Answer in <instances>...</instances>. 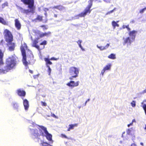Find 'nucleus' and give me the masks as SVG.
<instances>
[{"instance_id": "f3484780", "label": "nucleus", "mask_w": 146, "mask_h": 146, "mask_svg": "<svg viewBox=\"0 0 146 146\" xmlns=\"http://www.w3.org/2000/svg\"><path fill=\"white\" fill-rule=\"evenodd\" d=\"M18 94L19 95L21 96H25L26 93L24 91L21 89H19L17 91Z\"/></svg>"}, {"instance_id": "4468645a", "label": "nucleus", "mask_w": 146, "mask_h": 146, "mask_svg": "<svg viewBox=\"0 0 146 146\" xmlns=\"http://www.w3.org/2000/svg\"><path fill=\"white\" fill-rule=\"evenodd\" d=\"M39 38V37H37L36 39L34 40L33 42V46L36 47L38 49L39 48V46L37 45V44L38 42V40Z\"/></svg>"}, {"instance_id": "8fccbe9b", "label": "nucleus", "mask_w": 146, "mask_h": 146, "mask_svg": "<svg viewBox=\"0 0 146 146\" xmlns=\"http://www.w3.org/2000/svg\"><path fill=\"white\" fill-rule=\"evenodd\" d=\"M132 123H136V120H135V119H133L132 121Z\"/></svg>"}, {"instance_id": "39448f33", "label": "nucleus", "mask_w": 146, "mask_h": 146, "mask_svg": "<svg viewBox=\"0 0 146 146\" xmlns=\"http://www.w3.org/2000/svg\"><path fill=\"white\" fill-rule=\"evenodd\" d=\"M137 33V31L135 30L130 31L128 33L129 36L126 38H123V44L125 45V44L127 43L130 45L135 40Z\"/></svg>"}, {"instance_id": "9d476101", "label": "nucleus", "mask_w": 146, "mask_h": 146, "mask_svg": "<svg viewBox=\"0 0 146 146\" xmlns=\"http://www.w3.org/2000/svg\"><path fill=\"white\" fill-rule=\"evenodd\" d=\"M79 81L75 82L74 81H71L67 83L66 85L70 87L71 88H72L78 86L79 85Z\"/></svg>"}, {"instance_id": "a878e982", "label": "nucleus", "mask_w": 146, "mask_h": 146, "mask_svg": "<svg viewBox=\"0 0 146 146\" xmlns=\"http://www.w3.org/2000/svg\"><path fill=\"white\" fill-rule=\"evenodd\" d=\"M119 21H117L116 22L114 21H113L112 22V25L114 29L115 28V27L116 26V25L117 23Z\"/></svg>"}, {"instance_id": "9b49d317", "label": "nucleus", "mask_w": 146, "mask_h": 146, "mask_svg": "<svg viewBox=\"0 0 146 146\" xmlns=\"http://www.w3.org/2000/svg\"><path fill=\"white\" fill-rule=\"evenodd\" d=\"M23 104L25 110L26 111L27 110L29 107V104L28 101L26 99L23 100Z\"/></svg>"}, {"instance_id": "412c9836", "label": "nucleus", "mask_w": 146, "mask_h": 146, "mask_svg": "<svg viewBox=\"0 0 146 146\" xmlns=\"http://www.w3.org/2000/svg\"><path fill=\"white\" fill-rule=\"evenodd\" d=\"M77 124H70L69 125V128L68 129V131H70L71 129H73L74 127H76L77 126Z\"/></svg>"}, {"instance_id": "a19ab883", "label": "nucleus", "mask_w": 146, "mask_h": 146, "mask_svg": "<svg viewBox=\"0 0 146 146\" xmlns=\"http://www.w3.org/2000/svg\"><path fill=\"white\" fill-rule=\"evenodd\" d=\"M50 60H57L58 59V58H55L54 57H52L50 59Z\"/></svg>"}, {"instance_id": "2f4dec72", "label": "nucleus", "mask_w": 146, "mask_h": 146, "mask_svg": "<svg viewBox=\"0 0 146 146\" xmlns=\"http://www.w3.org/2000/svg\"><path fill=\"white\" fill-rule=\"evenodd\" d=\"M48 68V75H50L51 72V69L50 68L49 66H48L47 67Z\"/></svg>"}, {"instance_id": "72a5a7b5", "label": "nucleus", "mask_w": 146, "mask_h": 146, "mask_svg": "<svg viewBox=\"0 0 146 146\" xmlns=\"http://www.w3.org/2000/svg\"><path fill=\"white\" fill-rule=\"evenodd\" d=\"M36 19L38 20L39 21H42V17L41 16H38Z\"/></svg>"}, {"instance_id": "6e6d98bb", "label": "nucleus", "mask_w": 146, "mask_h": 146, "mask_svg": "<svg viewBox=\"0 0 146 146\" xmlns=\"http://www.w3.org/2000/svg\"><path fill=\"white\" fill-rule=\"evenodd\" d=\"M125 132H123V133L122 134V137H123V135L124 134H125Z\"/></svg>"}, {"instance_id": "1a4fd4ad", "label": "nucleus", "mask_w": 146, "mask_h": 146, "mask_svg": "<svg viewBox=\"0 0 146 146\" xmlns=\"http://www.w3.org/2000/svg\"><path fill=\"white\" fill-rule=\"evenodd\" d=\"M34 32L36 36L39 35L40 38L44 36H48L51 34V32H50L43 33L41 32L40 31L38 30L35 31Z\"/></svg>"}, {"instance_id": "5701e85b", "label": "nucleus", "mask_w": 146, "mask_h": 146, "mask_svg": "<svg viewBox=\"0 0 146 146\" xmlns=\"http://www.w3.org/2000/svg\"><path fill=\"white\" fill-rule=\"evenodd\" d=\"M3 57V53L1 52V50H0V65H1L3 64V62L2 60Z\"/></svg>"}, {"instance_id": "5fc2aeb1", "label": "nucleus", "mask_w": 146, "mask_h": 146, "mask_svg": "<svg viewBox=\"0 0 146 146\" xmlns=\"http://www.w3.org/2000/svg\"><path fill=\"white\" fill-rule=\"evenodd\" d=\"M133 123H132V122L131 123H130V125H131V126L133 125Z\"/></svg>"}, {"instance_id": "e433bc0d", "label": "nucleus", "mask_w": 146, "mask_h": 146, "mask_svg": "<svg viewBox=\"0 0 146 146\" xmlns=\"http://www.w3.org/2000/svg\"><path fill=\"white\" fill-rule=\"evenodd\" d=\"M110 46V44H107L106 45L104 46V49L106 50L108 48L109 46Z\"/></svg>"}, {"instance_id": "c85d7f7f", "label": "nucleus", "mask_w": 146, "mask_h": 146, "mask_svg": "<svg viewBox=\"0 0 146 146\" xmlns=\"http://www.w3.org/2000/svg\"><path fill=\"white\" fill-rule=\"evenodd\" d=\"M97 47L99 48L100 50H104V46H99L98 45H97Z\"/></svg>"}, {"instance_id": "79ce46f5", "label": "nucleus", "mask_w": 146, "mask_h": 146, "mask_svg": "<svg viewBox=\"0 0 146 146\" xmlns=\"http://www.w3.org/2000/svg\"><path fill=\"white\" fill-rule=\"evenodd\" d=\"M41 27H43V30H45L47 29V28L44 25H42L41 26Z\"/></svg>"}, {"instance_id": "f8f14e48", "label": "nucleus", "mask_w": 146, "mask_h": 146, "mask_svg": "<svg viewBox=\"0 0 146 146\" xmlns=\"http://www.w3.org/2000/svg\"><path fill=\"white\" fill-rule=\"evenodd\" d=\"M135 131V128L132 127L127 131V133L129 135H131L134 133Z\"/></svg>"}, {"instance_id": "864d4df0", "label": "nucleus", "mask_w": 146, "mask_h": 146, "mask_svg": "<svg viewBox=\"0 0 146 146\" xmlns=\"http://www.w3.org/2000/svg\"><path fill=\"white\" fill-rule=\"evenodd\" d=\"M29 72H30V73H31L32 74V73H33V71H32V70H29Z\"/></svg>"}, {"instance_id": "dca6fc26", "label": "nucleus", "mask_w": 146, "mask_h": 146, "mask_svg": "<svg viewBox=\"0 0 146 146\" xmlns=\"http://www.w3.org/2000/svg\"><path fill=\"white\" fill-rule=\"evenodd\" d=\"M51 8L52 9H56L61 11L65 10V8L62 5L55 6L53 7H51Z\"/></svg>"}, {"instance_id": "c9c22d12", "label": "nucleus", "mask_w": 146, "mask_h": 146, "mask_svg": "<svg viewBox=\"0 0 146 146\" xmlns=\"http://www.w3.org/2000/svg\"><path fill=\"white\" fill-rule=\"evenodd\" d=\"M113 12L112 10L108 12L106 14V15H108L112 13Z\"/></svg>"}, {"instance_id": "f704fd0d", "label": "nucleus", "mask_w": 146, "mask_h": 146, "mask_svg": "<svg viewBox=\"0 0 146 146\" xmlns=\"http://www.w3.org/2000/svg\"><path fill=\"white\" fill-rule=\"evenodd\" d=\"M46 44H47L46 41V40H44L40 44V45H45Z\"/></svg>"}, {"instance_id": "ddd939ff", "label": "nucleus", "mask_w": 146, "mask_h": 146, "mask_svg": "<svg viewBox=\"0 0 146 146\" xmlns=\"http://www.w3.org/2000/svg\"><path fill=\"white\" fill-rule=\"evenodd\" d=\"M15 25L18 30H19L21 28V25L18 19H15Z\"/></svg>"}, {"instance_id": "393cba45", "label": "nucleus", "mask_w": 146, "mask_h": 146, "mask_svg": "<svg viewBox=\"0 0 146 146\" xmlns=\"http://www.w3.org/2000/svg\"><path fill=\"white\" fill-rule=\"evenodd\" d=\"M0 23L5 25H6L7 24V23L5 20L3 18L1 17H0Z\"/></svg>"}, {"instance_id": "603ef678", "label": "nucleus", "mask_w": 146, "mask_h": 146, "mask_svg": "<svg viewBox=\"0 0 146 146\" xmlns=\"http://www.w3.org/2000/svg\"><path fill=\"white\" fill-rule=\"evenodd\" d=\"M116 8H114L113 10H112V11L113 12L114 11H115L116 10Z\"/></svg>"}, {"instance_id": "c03bdc74", "label": "nucleus", "mask_w": 146, "mask_h": 146, "mask_svg": "<svg viewBox=\"0 0 146 146\" xmlns=\"http://www.w3.org/2000/svg\"><path fill=\"white\" fill-rule=\"evenodd\" d=\"M51 116L53 117H54L56 118H57L56 116L54 114H51Z\"/></svg>"}, {"instance_id": "f257e3e1", "label": "nucleus", "mask_w": 146, "mask_h": 146, "mask_svg": "<svg viewBox=\"0 0 146 146\" xmlns=\"http://www.w3.org/2000/svg\"><path fill=\"white\" fill-rule=\"evenodd\" d=\"M32 125H30L29 129L31 134L35 137L42 136L45 137H52V135L49 133L46 127L42 125L36 124L31 122Z\"/></svg>"}, {"instance_id": "7c9ffc66", "label": "nucleus", "mask_w": 146, "mask_h": 146, "mask_svg": "<svg viewBox=\"0 0 146 146\" xmlns=\"http://www.w3.org/2000/svg\"><path fill=\"white\" fill-rule=\"evenodd\" d=\"M131 104L132 106L133 107H134L136 106L135 102V101H133Z\"/></svg>"}, {"instance_id": "c756f323", "label": "nucleus", "mask_w": 146, "mask_h": 146, "mask_svg": "<svg viewBox=\"0 0 146 146\" xmlns=\"http://www.w3.org/2000/svg\"><path fill=\"white\" fill-rule=\"evenodd\" d=\"M47 139L49 141V143H53V141L52 139V137H46Z\"/></svg>"}, {"instance_id": "7ed1b4c3", "label": "nucleus", "mask_w": 146, "mask_h": 146, "mask_svg": "<svg viewBox=\"0 0 146 146\" xmlns=\"http://www.w3.org/2000/svg\"><path fill=\"white\" fill-rule=\"evenodd\" d=\"M4 35L6 41L9 43V50H13L15 48V44L11 42L13 40V37L11 32L8 30L5 29L4 31Z\"/></svg>"}, {"instance_id": "49530a36", "label": "nucleus", "mask_w": 146, "mask_h": 146, "mask_svg": "<svg viewBox=\"0 0 146 146\" xmlns=\"http://www.w3.org/2000/svg\"><path fill=\"white\" fill-rule=\"evenodd\" d=\"M106 71L103 68L101 72L102 73H104Z\"/></svg>"}, {"instance_id": "09e8293b", "label": "nucleus", "mask_w": 146, "mask_h": 146, "mask_svg": "<svg viewBox=\"0 0 146 146\" xmlns=\"http://www.w3.org/2000/svg\"><path fill=\"white\" fill-rule=\"evenodd\" d=\"M130 146H137L136 145V144L134 143H132Z\"/></svg>"}, {"instance_id": "e2e57ef3", "label": "nucleus", "mask_w": 146, "mask_h": 146, "mask_svg": "<svg viewBox=\"0 0 146 146\" xmlns=\"http://www.w3.org/2000/svg\"><path fill=\"white\" fill-rule=\"evenodd\" d=\"M72 77H70V78H69L70 79V80H72Z\"/></svg>"}, {"instance_id": "aec40b11", "label": "nucleus", "mask_w": 146, "mask_h": 146, "mask_svg": "<svg viewBox=\"0 0 146 146\" xmlns=\"http://www.w3.org/2000/svg\"><path fill=\"white\" fill-rule=\"evenodd\" d=\"M44 60L46 62V64L47 67L48 66H49L48 64L51 65L52 64V62L50 61V59L47 58H44Z\"/></svg>"}, {"instance_id": "338daca9", "label": "nucleus", "mask_w": 146, "mask_h": 146, "mask_svg": "<svg viewBox=\"0 0 146 146\" xmlns=\"http://www.w3.org/2000/svg\"><path fill=\"white\" fill-rule=\"evenodd\" d=\"M47 14V13L46 12V13H45V15H46Z\"/></svg>"}, {"instance_id": "f03ea898", "label": "nucleus", "mask_w": 146, "mask_h": 146, "mask_svg": "<svg viewBox=\"0 0 146 146\" xmlns=\"http://www.w3.org/2000/svg\"><path fill=\"white\" fill-rule=\"evenodd\" d=\"M21 1L24 4L28 5V7L29 9L25 10L17 5V9L19 10L21 12L25 13L26 14H28L30 12L32 13H34L35 7L34 6V0H21Z\"/></svg>"}, {"instance_id": "a211bd4d", "label": "nucleus", "mask_w": 146, "mask_h": 146, "mask_svg": "<svg viewBox=\"0 0 146 146\" xmlns=\"http://www.w3.org/2000/svg\"><path fill=\"white\" fill-rule=\"evenodd\" d=\"M112 65L110 63H108L103 68L106 71H110L111 69Z\"/></svg>"}, {"instance_id": "6ab92c4d", "label": "nucleus", "mask_w": 146, "mask_h": 146, "mask_svg": "<svg viewBox=\"0 0 146 146\" xmlns=\"http://www.w3.org/2000/svg\"><path fill=\"white\" fill-rule=\"evenodd\" d=\"M9 70L6 67H5L2 69L0 68V74L6 73L8 72Z\"/></svg>"}, {"instance_id": "3c124183", "label": "nucleus", "mask_w": 146, "mask_h": 146, "mask_svg": "<svg viewBox=\"0 0 146 146\" xmlns=\"http://www.w3.org/2000/svg\"><path fill=\"white\" fill-rule=\"evenodd\" d=\"M90 99H88L85 102V105L86 106V103L87 102H89L90 101Z\"/></svg>"}, {"instance_id": "58836bf2", "label": "nucleus", "mask_w": 146, "mask_h": 146, "mask_svg": "<svg viewBox=\"0 0 146 146\" xmlns=\"http://www.w3.org/2000/svg\"><path fill=\"white\" fill-rule=\"evenodd\" d=\"M41 103L42 104V105L43 106H46V103L43 102L42 101L41 102Z\"/></svg>"}, {"instance_id": "ea45409f", "label": "nucleus", "mask_w": 146, "mask_h": 146, "mask_svg": "<svg viewBox=\"0 0 146 146\" xmlns=\"http://www.w3.org/2000/svg\"><path fill=\"white\" fill-rule=\"evenodd\" d=\"M128 26H129V25H123L122 27V28L123 29H124L125 28H127Z\"/></svg>"}, {"instance_id": "4d7b16f0", "label": "nucleus", "mask_w": 146, "mask_h": 146, "mask_svg": "<svg viewBox=\"0 0 146 146\" xmlns=\"http://www.w3.org/2000/svg\"><path fill=\"white\" fill-rule=\"evenodd\" d=\"M104 74V73H102V72H101V73L100 74H101V75H102V76H103Z\"/></svg>"}, {"instance_id": "423d86ee", "label": "nucleus", "mask_w": 146, "mask_h": 146, "mask_svg": "<svg viewBox=\"0 0 146 146\" xmlns=\"http://www.w3.org/2000/svg\"><path fill=\"white\" fill-rule=\"evenodd\" d=\"M6 66H5L9 70L12 69L16 64L15 58L13 56L9 57L6 60Z\"/></svg>"}, {"instance_id": "4be33fe9", "label": "nucleus", "mask_w": 146, "mask_h": 146, "mask_svg": "<svg viewBox=\"0 0 146 146\" xmlns=\"http://www.w3.org/2000/svg\"><path fill=\"white\" fill-rule=\"evenodd\" d=\"M82 42V41L81 40H79L77 42V43L79 45V47L81 48L82 51H84L85 50L83 48L82 46L81 45V43Z\"/></svg>"}, {"instance_id": "20e7f679", "label": "nucleus", "mask_w": 146, "mask_h": 146, "mask_svg": "<svg viewBox=\"0 0 146 146\" xmlns=\"http://www.w3.org/2000/svg\"><path fill=\"white\" fill-rule=\"evenodd\" d=\"M92 0H90L89 1V4L88 6L85 8L83 11L78 15L75 16L72 18V19L74 20L78 19L80 17H84L86 15L89 14L92 11L90 9L92 5Z\"/></svg>"}, {"instance_id": "680f3d73", "label": "nucleus", "mask_w": 146, "mask_h": 146, "mask_svg": "<svg viewBox=\"0 0 146 146\" xmlns=\"http://www.w3.org/2000/svg\"><path fill=\"white\" fill-rule=\"evenodd\" d=\"M140 144L142 146L143 145V143H141Z\"/></svg>"}, {"instance_id": "cd10ccee", "label": "nucleus", "mask_w": 146, "mask_h": 146, "mask_svg": "<svg viewBox=\"0 0 146 146\" xmlns=\"http://www.w3.org/2000/svg\"><path fill=\"white\" fill-rule=\"evenodd\" d=\"M8 6V4L7 2H5L4 3L2 4V7L3 9L4 8L6 7H7Z\"/></svg>"}, {"instance_id": "052dcab7", "label": "nucleus", "mask_w": 146, "mask_h": 146, "mask_svg": "<svg viewBox=\"0 0 146 146\" xmlns=\"http://www.w3.org/2000/svg\"><path fill=\"white\" fill-rule=\"evenodd\" d=\"M54 17H57V15H56V14H54Z\"/></svg>"}, {"instance_id": "69168bd1", "label": "nucleus", "mask_w": 146, "mask_h": 146, "mask_svg": "<svg viewBox=\"0 0 146 146\" xmlns=\"http://www.w3.org/2000/svg\"><path fill=\"white\" fill-rule=\"evenodd\" d=\"M63 137H66V136L64 135H63Z\"/></svg>"}, {"instance_id": "13d9d810", "label": "nucleus", "mask_w": 146, "mask_h": 146, "mask_svg": "<svg viewBox=\"0 0 146 146\" xmlns=\"http://www.w3.org/2000/svg\"><path fill=\"white\" fill-rule=\"evenodd\" d=\"M130 126H131V125H130V124H128L127 125V127H130Z\"/></svg>"}, {"instance_id": "37998d69", "label": "nucleus", "mask_w": 146, "mask_h": 146, "mask_svg": "<svg viewBox=\"0 0 146 146\" xmlns=\"http://www.w3.org/2000/svg\"><path fill=\"white\" fill-rule=\"evenodd\" d=\"M104 1L107 3H110L111 0H103Z\"/></svg>"}, {"instance_id": "4c0bfd02", "label": "nucleus", "mask_w": 146, "mask_h": 146, "mask_svg": "<svg viewBox=\"0 0 146 146\" xmlns=\"http://www.w3.org/2000/svg\"><path fill=\"white\" fill-rule=\"evenodd\" d=\"M142 107L144 111H146V104H144L143 106Z\"/></svg>"}, {"instance_id": "2eb2a0df", "label": "nucleus", "mask_w": 146, "mask_h": 146, "mask_svg": "<svg viewBox=\"0 0 146 146\" xmlns=\"http://www.w3.org/2000/svg\"><path fill=\"white\" fill-rule=\"evenodd\" d=\"M12 106L14 110H16L18 111L19 110V105L18 104L15 102H13L12 103Z\"/></svg>"}, {"instance_id": "bb28decb", "label": "nucleus", "mask_w": 146, "mask_h": 146, "mask_svg": "<svg viewBox=\"0 0 146 146\" xmlns=\"http://www.w3.org/2000/svg\"><path fill=\"white\" fill-rule=\"evenodd\" d=\"M42 146H53L50 145L46 142H43L42 143Z\"/></svg>"}, {"instance_id": "0e129e2a", "label": "nucleus", "mask_w": 146, "mask_h": 146, "mask_svg": "<svg viewBox=\"0 0 146 146\" xmlns=\"http://www.w3.org/2000/svg\"><path fill=\"white\" fill-rule=\"evenodd\" d=\"M78 108L79 109H80V108H81V106H79V107H78Z\"/></svg>"}, {"instance_id": "de8ad7c7", "label": "nucleus", "mask_w": 146, "mask_h": 146, "mask_svg": "<svg viewBox=\"0 0 146 146\" xmlns=\"http://www.w3.org/2000/svg\"><path fill=\"white\" fill-rule=\"evenodd\" d=\"M44 11L46 12L47 11H48V9L46 8H45L44 9Z\"/></svg>"}, {"instance_id": "bf43d9fd", "label": "nucleus", "mask_w": 146, "mask_h": 146, "mask_svg": "<svg viewBox=\"0 0 146 146\" xmlns=\"http://www.w3.org/2000/svg\"><path fill=\"white\" fill-rule=\"evenodd\" d=\"M116 26L117 27H119V25L117 24V23L116 25Z\"/></svg>"}, {"instance_id": "473e14b6", "label": "nucleus", "mask_w": 146, "mask_h": 146, "mask_svg": "<svg viewBox=\"0 0 146 146\" xmlns=\"http://www.w3.org/2000/svg\"><path fill=\"white\" fill-rule=\"evenodd\" d=\"M146 10V7L143 9H141L139 11V13H143L144 11Z\"/></svg>"}, {"instance_id": "6e6552de", "label": "nucleus", "mask_w": 146, "mask_h": 146, "mask_svg": "<svg viewBox=\"0 0 146 146\" xmlns=\"http://www.w3.org/2000/svg\"><path fill=\"white\" fill-rule=\"evenodd\" d=\"M21 51L23 56V62L25 66H27L28 62L26 60V56L25 49L22 46L21 48Z\"/></svg>"}, {"instance_id": "0eeeda50", "label": "nucleus", "mask_w": 146, "mask_h": 146, "mask_svg": "<svg viewBox=\"0 0 146 146\" xmlns=\"http://www.w3.org/2000/svg\"><path fill=\"white\" fill-rule=\"evenodd\" d=\"M69 72L70 74L72 76V78H76L79 74V68L74 66L71 67L69 68Z\"/></svg>"}, {"instance_id": "a18cd8bd", "label": "nucleus", "mask_w": 146, "mask_h": 146, "mask_svg": "<svg viewBox=\"0 0 146 146\" xmlns=\"http://www.w3.org/2000/svg\"><path fill=\"white\" fill-rule=\"evenodd\" d=\"M127 31L129 32L130 31H131V29L129 27V26L127 27Z\"/></svg>"}, {"instance_id": "774afa93", "label": "nucleus", "mask_w": 146, "mask_h": 146, "mask_svg": "<svg viewBox=\"0 0 146 146\" xmlns=\"http://www.w3.org/2000/svg\"><path fill=\"white\" fill-rule=\"evenodd\" d=\"M145 114L146 115V111H145Z\"/></svg>"}, {"instance_id": "b1692460", "label": "nucleus", "mask_w": 146, "mask_h": 146, "mask_svg": "<svg viewBox=\"0 0 146 146\" xmlns=\"http://www.w3.org/2000/svg\"><path fill=\"white\" fill-rule=\"evenodd\" d=\"M108 57L109 58L112 59H115L116 58L115 55L114 54H111L108 56Z\"/></svg>"}]
</instances>
